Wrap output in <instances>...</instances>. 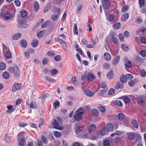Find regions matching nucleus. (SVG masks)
<instances>
[{
  "mask_svg": "<svg viewBox=\"0 0 146 146\" xmlns=\"http://www.w3.org/2000/svg\"><path fill=\"white\" fill-rule=\"evenodd\" d=\"M62 122L61 119L59 117H58L57 119H54V121L52 123V125L54 126V128L59 130H62L63 129L62 126L59 125V123Z\"/></svg>",
  "mask_w": 146,
  "mask_h": 146,
  "instance_id": "obj_1",
  "label": "nucleus"
},
{
  "mask_svg": "<svg viewBox=\"0 0 146 146\" xmlns=\"http://www.w3.org/2000/svg\"><path fill=\"white\" fill-rule=\"evenodd\" d=\"M109 35L111 37V38L112 42L115 44H117L118 43L119 41L117 38V35L114 33H111Z\"/></svg>",
  "mask_w": 146,
  "mask_h": 146,
  "instance_id": "obj_2",
  "label": "nucleus"
},
{
  "mask_svg": "<svg viewBox=\"0 0 146 146\" xmlns=\"http://www.w3.org/2000/svg\"><path fill=\"white\" fill-rule=\"evenodd\" d=\"M21 87V84L17 83H15L13 86L12 91L13 92H15L17 90H19Z\"/></svg>",
  "mask_w": 146,
  "mask_h": 146,
  "instance_id": "obj_3",
  "label": "nucleus"
},
{
  "mask_svg": "<svg viewBox=\"0 0 146 146\" xmlns=\"http://www.w3.org/2000/svg\"><path fill=\"white\" fill-rule=\"evenodd\" d=\"M102 3L103 7L105 9H107L110 7L109 0H102Z\"/></svg>",
  "mask_w": 146,
  "mask_h": 146,
  "instance_id": "obj_4",
  "label": "nucleus"
},
{
  "mask_svg": "<svg viewBox=\"0 0 146 146\" xmlns=\"http://www.w3.org/2000/svg\"><path fill=\"white\" fill-rule=\"evenodd\" d=\"M26 138L27 137V136H25ZM26 137L25 135H24L23 136L19 141V145L20 146H24L26 143L25 139Z\"/></svg>",
  "mask_w": 146,
  "mask_h": 146,
  "instance_id": "obj_5",
  "label": "nucleus"
},
{
  "mask_svg": "<svg viewBox=\"0 0 146 146\" xmlns=\"http://www.w3.org/2000/svg\"><path fill=\"white\" fill-rule=\"evenodd\" d=\"M123 83L119 81L117 82L115 86V89H122L124 87Z\"/></svg>",
  "mask_w": 146,
  "mask_h": 146,
  "instance_id": "obj_6",
  "label": "nucleus"
},
{
  "mask_svg": "<svg viewBox=\"0 0 146 146\" xmlns=\"http://www.w3.org/2000/svg\"><path fill=\"white\" fill-rule=\"evenodd\" d=\"M74 48L81 55L83 56L84 55V53L83 52L82 49L77 44H75L74 46Z\"/></svg>",
  "mask_w": 146,
  "mask_h": 146,
  "instance_id": "obj_7",
  "label": "nucleus"
},
{
  "mask_svg": "<svg viewBox=\"0 0 146 146\" xmlns=\"http://www.w3.org/2000/svg\"><path fill=\"white\" fill-rule=\"evenodd\" d=\"M96 79L95 76L91 73H89L87 74V80L92 81Z\"/></svg>",
  "mask_w": 146,
  "mask_h": 146,
  "instance_id": "obj_8",
  "label": "nucleus"
},
{
  "mask_svg": "<svg viewBox=\"0 0 146 146\" xmlns=\"http://www.w3.org/2000/svg\"><path fill=\"white\" fill-rule=\"evenodd\" d=\"M106 129L108 132L112 131L114 129L113 125L111 123H108L106 125Z\"/></svg>",
  "mask_w": 146,
  "mask_h": 146,
  "instance_id": "obj_9",
  "label": "nucleus"
},
{
  "mask_svg": "<svg viewBox=\"0 0 146 146\" xmlns=\"http://www.w3.org/2000/svg\"><path fill=\"white\" fill-rule=\"evenodd\" d=\"M13 73L15 77L16 78H19L20 76V73L17 66H15V69Z\"/></svg>",
  "mask_w": 146,
  "mask_h": 146,
  "instance_id": "obj_10",
  "label": "nucleus"
},
{
  "mask_svg": "<svg viewBox=\"0 0 146 146\" xmlns=\"http://www.w3.org/2000/svg\"><path fill=\"white\" fill-rule=\"evenodd\" d=\"M127 135L129 140H133L136 137V133L133 132H129L127 133Z\"/></svg>",
  "mask_w": 146,
  "mask_h": 146,
  "instance_id": "obj_11",
  "label": "nucleus"
},
{
  "mask_svg": "<svg viewBox=\"0 0 146 146\" xmlns=\"http://www.w3.org/2000/svg\"><path fill=\"white\" fill-rule=\"evenodd\" d=\"M18 26L21 28H25L27 27V25L25 24L22 21L19 20L18 21Z\"/></svg>",
  "mask_w": 146,
  "mask_h": 146,
  "instance_id": "obj_12",
  "label": "nucleus"
},
{
  "mask_svg": "<svg viewBox=\"0 0 146 146\" xmlns=\"http://www.w3.org/2000/svg\"><path fill=\"white\" fill-rule=\"evenodd\" d=\"M11 17V14L10 12H6L4 15V18L6 21L10 19Z\"/></svg>",
  "mask_w": 146,
  "mask_h": 146,
  "instance_id": "obj_13",
  "label": "nucleus"
},
{
  "mask_svg": "<svg viewBox=\"0 0 146 146\" xmlns=\"http://www.w3.org/2000/svg\"><path fill=\"white\" fill-rule=\"evenodd\" d=\"M96 127V125L94 124H91L90 125L88 129L89 133L92 135V132L94 131Z\"/></svg>",
  "mask_w": 146,
  "mask_h": 146,
  "instance_id": "obj_14",
  "label": "nucleus"
},
{
  "mask_svg": "<svg viewBox=\"0 0 146 146\" xmlns=\"http://www.w3.org/2000/svg\"><path fill=\"white\" fill-rule=\"evenodd\" d=\"M57 40L61 44L62 47L64 48H66L67 46V44L64 41L62 40L59 38L57 37Z\"/></svg>",
  "mask_w": 146,
  "mask_h": 146,
  "instance_id": "obj_15",
  "label": "nucleus"
},
{
  "mask_svg": "<svg viewBox=\"0 0 146 146\" xmlns=\"http://www.w3.org/2000/svg\"><path fill=\"white\" fill-rule=\"evenodd\" d=\"M84 93L85 95L87 96L90 97L93 96L94 94V93L92 92L90 90H85L84 91Z\"/></svg>",
  "mask_w": 146,
  "mask_h": 146,
  "instance_id": "obj_16",
  "label": "nucleus"
},
{
  "mask_svg": "<svg viewBox=\"0 0 146 146\" xmlns=\"http://www.w3.org/2000/svg\"><path fill=\"white\" fill-rule=\"evenodd\" d=\"M131 123L133 126L135 128L138 129L139 127V124L137 120L135 119H132Z\"/></svg>",
  "mask_w": 146,
  "mask_h": 146,
  "instance_id": "obj_17",
  "label": "nucleus"
},
{
  "mask_svg": "<svg viewBox=\"0 0 146 146\" xmlns=\"http://www.w3.org/2000/svg\"><path fill=\"white\" fill-rule=\"evenodd\" d=\"M120 59V57L119 56H116L113 60V64L114 65L117 64L119 62Z\"/></svg>",
  "mask_w": 146,
  "mask_h": 146,
  "instance_id": "obj_18",
  "label": "nucleus"
},
{
  "mask_svg": "<svg viewBox=\"0 0 146 146\" xmlns=\"http://www.w3.org/2000/svg\"><path fill=\"white\" fill-rule=\"evenodd\" d=\"M129 15L128 13H125L121 17V19L123 21H126L128 18Z\"/></svg>",
  "mask_w": 146,
  "mask_h": 146,
  "instance_id": "obj_19",
  "label": "nucleus"
},
{
  "mask_svg": "<svg viewBox=\"0 0 146 146\" xmlns=\"http://www.w3.org/2000/svg\"><path fill=\"white\" fill-rule=\"evenodd\" d=\"M104 59L106 60H109L111 59V55L108 52H105L104 54Z\"/></svg>",
  "mask_w": 146,
  "mask_h": 146,
  "instance_id": "obj_20",
  "label": "nucleus"
},
{
  "mask_svg": "<svg viewBox=\"0 0 146 146\" xmlns=\"http://www.w3.org/2000/svg\"><path fill=\"white\" fill-rule=\"evenodd\" d=\"M107 19L110 22H113L115 19V16L111 14L108 15Z\"/></svg>",
  "mask_w": 146,
  "mask_h": 146,
  "instance_id": "obj_21",
  "label": "nucleus"
},
{
  "mask_svg": "<svg viewBox=\"0 0 146 146\" xmlns=\"http://www.w3.org/2000/svg\"><path fill=\"white\" fill-rule=\"evenodd\" d=\"M108 90V89L106 88L104 90H101L98 93V95L99 96H103L106 93Z\"/></svg>",
  "mask_w": 146,
  "mask_h": 146,
  "instance_id": "obj_22",
  "label": "nucleus"
},
{
  "mask_svg": "<svg viewBox=\"0 0 146 146\" xmlns=\"http://www.w3.org/2000/svg\"><path fill=\"white\" fill-rule=\"evenodd\" d=\"M60 15L59 14H54L52 15L51 19L53 21H55L57 20L58 18L59 17Z\"/></svg>",
  "mask_w": 146,
  "mask_h": 146,
  "instance_id": "obj_23",
  "label": "nucleus"
},
{
  "mask_svg": "<svg viewBox=\"0 0 146 146\" xmlns=\"http://www.w3.org/2000/svg\"><path fill=\"white\" fill-rule=\"evenodd\" d=\"M125 66L127 68H130L132 66V63L129 60H126L125 62Z\"/></svg>",
  "mask_w": 146,
  "mask_h": 146,
  "instance_id": "obj_24",
  "label": "nucleus"
},
{
  "mask_svg": "<svg viewBox=\"0 0 146 146\" xmlns=\"http://www.w3.org/2000/svg\"><path fill=\"white\" fill-rule=\"evenodd\" d=\"M2 76L4 78L8 79L9 78L10 75L8 72L5 71L3 73Z\"/></svg>",
  "mask_w": 146,
  "mask_h": 146,
  "instance_id": "obj_25",
  "label": "nucleus"
},
{
  "mask_svg": "<svg viewBox=\"0 0 146 146\" xmlns=\"http://www.w3.org/2000/svg\"><path fill=\"white\" fill-rule=\"evenodd\" d=\"M92 115L94 116H97L99 114L98 111L96 109H93L92 111Z\"/></svg>",
  "mask_w": 146,
  "mask_h": 146,
  "instance_id": "obj_26",
  "label": "nucleus"
},
{
  "mask_svg": "<svg viewBox=\"0 0 146 146\" xmlns=\"http://www.w3.org/2000/svg\"><path fill=\"white\" fill-rule=\"evenodd\" d=\"M74 118L76 120L79 121L82 119V116L81 114L77 113L75 115Z\"/></svg>",
  "mask_w": 146,
  "mask_h": 146,
  "instance_id": "obj_27",
  "label": "nucleus"
},
{
  "mask_svg": "<svg viewBox=\"0 0 146 146\" xmlns=\"http://www.w3.org/2000/svg\"><path fill=\"white\" fill-rule=\"evenodd\" d=\"M71 81L73 83L74 86H77L78 85V80L76 77L75 76L72 77L71 78Z\"/></svg>",
  "mask_w": 146,
  "mask_h": 146,
  "instance_id": "obj_28",
  "label": "nucleus"
},
{
  "mask_svg": "<svg viewBox=\"0 0 146 146\" xmlns=\"http://www.w3.org/2000/svg\"><path fill=\"white\" fill-rule=\"evenodd\" d=\"M108 132V130H107L106 128H103L101 129L100 131V133L101 135H104L106 134Z\"/></svg>",
  "mask_w": 146,
  "mask_h": 146,
  "instance_id": "obj_29",
  "label": "nucleus"
},
{
  "mask_svg": "<svg viewBox=\"0 0 146 146\" xmlns=\"http://www.w3.org/2000/svg\"><path fill=\"white\" fill-rule=\"evenodd\" d=\"M121 27V25L120 23L117 22L115 23L113 25V27L114 29H119Z\"/></svg>",
  "mask_w": 146,
  "mask_h": 146,
  "instance_id": "obj_30",
  "label": "nucleus"
},
{
  "mask_svg": "<svg viewBox=\"0 0 146 146\" xmlns=\"http://www.w3.org/2000/svg\"><path fill=\"white\" fill-rule=\"evenodd\" d=\"M114 75L113 72L111 71H110L107 75L108 78L110 79H112L113 78Z\"/></svg>",
  "mask_w": 146,
  "mask_h": 146,
  "instance_id": "obj_31",
  "label": "nucleus"
},
{
  "mask_svg": "<svg viewBox=\"0 0 146 146\" xmlns=\"http://www.w3.org/2000/svg\"><path fill=\"white\" fill-rule=\"evenodd\" d=\"M21 44L23 47H26L27 44V43L26 40L25 39L22 40L21 42Z\"/></svg>",
  "mask_w": 146,
  "mask_h": 146,
  "instance_id": "obj_32",
  "label": "nucleus"
},
{
  "mask_svg": "<svg viewBox=\"0 0 146 146\" xmlns=\"http://www.w3.org/2000/svg\"><path fill=\"white\" fill-rule=\"evenodd\" d=\"M38 43V41L37 40L34 39L32 41L31 44L33 47H36L37 46Z\"/></svg>",
  "mask_w": 146,
  "mask_h": 146,
  "instance_id": "obj_33",
  "label": "nucleus"
},
{
  "mask_svg": "<svg viewBox=\"0 0 146 146\" xmlns=\"http://www.w3.org/2000/svg\"><path fill=\"white\" fill-rule=\"evenodd\" d=\"M45 31L44 30L39 32L37 34V36L39 38H42L44 34V33L43 34L42 33H44Z\"/></svg>",
  "mask_w": 146,
  "mask_h": 146,
  "instance_id": "obj_34",
  "label": "nucleus"
},
{
  "mask_svg": "<svg viewBox=\"0 0 146 146\" xmlns=\"http://www.w3.org/2000/svg\"><path fill=\"white\" fill-rule=\"evenodd\" d=\"M21 36V34L20 33H17L13 36V40H17Z\"/></svg>",
  "mask_w": 146,
  "mask_h": 146,
  "instance_id": "obj_35",
  "label": "nucleus"
},
{
  "mask_svg": "<svg viewBox=\"0 0 146 146\" xmlns=\"http://www.w3.org/2000/svg\"><path fill=\"white\" fill-rule=\"evenodd\" d=\"M123 98L124 102L125 104H127L130 102V99L128 97L125 96L123 97Z\"/></svg>",
  "mask_w": 146,
  "mask_h": 146,
  "instance_id": "obj_36",
  "label": "nucleus"
},
{
  "mask_svg": "<svg viewBox=\"0 0 146 146\" xmlns=\"http://www.w3.org/2000/svg\"><path fill=\"white\" fill-rule=\"evenodd\" d=\"M115 104L117 106L122 107L123 106L122 102L120 100H116L114 101Z\"/></svg>",
  "mask_w": 146,
  "mask_h": 146,
  "instance_id": "obj_37",
  "label": "nucleus"
},
{
  "mask_svg": "<svg viewBox=\"0 0 146 146\" xmlns=\"http://www.w3.org/2000/svg\"><path fill=\"white\" fill-rule=\"evenodd\" d=\"M27 14L25 10H23L21 12V16L23 18H25L27 16Z\"/></svg>",
  "mask_w": 146,
  "mask_h": 146,
  "instance_id": "obj_38",
  "label": "nucleus"
},
{
  "mask_svg": "<svg viewBox=\"0 0 146 146\" xmlns=\"http://www.w3.org/2000/svg\"><path fill=\"white\" fill-rule=\"evenodd\" d=\"M37 105L35 102H31L30 105V107L31 108L34 109L37 108Z\"/></svg>",
  "mask_w": 146,
  "mask_h": 146,
  "instance_id": "obj_39",
  "label": "nucleus"
},
{
  "mask_svg": "<svg viewBox=\"0 0 146 146\" xmlns=\"http://www.w3.org/2000/svg\"><path fill=\"white\" fill-rule=\"evenodd\" d=\"M4 139L6 143H8L10 141L11 138L7 133H6L4 137Z\"/></svg>",
  "mask_w": 146,
  "mask_h": 146,
  "instance_id": "obj_40",
  "label": "nucleus"
},
{
  "mask_svg": "<svg viewBox=\"0 0 146 146\" xmlns=\"http://www.w3.org/2000/svg\"><path fill=\"white\" fill-rule=\"evenodd\" d=\"M6 57L8 58L11 59L12 58V54L10 51H7L5 54Z\"/></svg>",
  "mask_w": 146,
  "mask_h": 146,
  "instance_id": "obj_41",
  "label": "nucleus"
},
{
  "mask_svg": "<svg viewBox=\"0 0 146 146\" xmlns=\"http://www.w3.org/2000/svg\"><path fill=\"white\" fill-rule=\"evenodd\" d=\"M104 146H109L110 145V142L108 139H106L103 141Z\"/></svg>",
  "mask_w": 146,
  "mask_h": 146,
  "instance_id": "obj_42",
  "label": "nucleus"
},
{
  "mask_svg": "<svg viewBox=\"0 0 146 146\" xmlns=\"http://www.w3.org/2000/svg\"><path fill=\"white\" fill-rule=\"evenodd\" d=\"M6 67V65L5 63L1 62L0 63V70H5Z\"/></svg>",
  "mask_w": 146,
  "mask_h": 146,
  "instance_id": "obj_43",
  "label": "nucleus"
},
{
  "mask_svg": "<svg viewBox=\"0 0 146 146\" xmlns=\"http://www.w3.org/2000/svg\"><path fill=\"white\" fill-rule=\"evenodd\" d=\"M125 117V115L122 113H119L118 115V119L121 121H122L124 119Z\"/></svg>",
  "mask_w": 146,
  "mask_h": 146,
  "instance_id": "obj_44",
  "label": "nucleus"
},
{
  "mask_svg": "<svg viewBox=\"0 0 146 146\" xmlns=\"http://www.w3.org/2000/svg\"><path fill=\"white\" fill-rule=\"evenodd\" d=\"M34 7L35 11H37L38 9L39 8V6L38 2L37 1H35L34 3Z\"/></svg>",
  "mask_w": 146,
  "mask_h": 146,
  "instance_id": "obj_45",
  "label": "nucleus"
},
{
  "mask_svg": "<svg viewBox=\"0 0 146 146\" xmlns=\"http://www.w3.org/2000/svg\"><path fill=\"white\" fill-rule=\"evenodd\" d=\"M53 106L55 109H56L60 106V103L59 101L56 100L53 104Z\"/></svg>",
  "mask_w": 146,
  "mask_h": 146,
  "instance_id": "obj_46",
  "label": "nucleus"
},
{
  "mask_svg": "<svg viewBox=\"0 0 146 146\" xmlns=\"http://www.w3.org/2000/svg\"><path fill=\"white\" fill-rule=\"evenodd\" d=\"M120 81L123 83H125L127 81V79L126 78V76L125 77L124 76H122L120 78Z\"/></svg>",
  "mask_w": 146,
  "mask_h": 146,
  "instance_id": "obj_47",
  "label": "nucleus"
},
{
  "mask_svg": "<svg viewBox=\"0 0 146 146\" xmlns=\"http://www.w3.org/2000/svg\"><path fill=\"white\" fill-rule=\"evenodd\" d=\"M98 108L100 111L102 112H104L106 111L105 107L102 106H98Z\"/></svg>",
  "mask_w": 146,
  "mask_h": 146,
  "instance_id": "obj_48",
  "label": "nucleus"
},
{
  "mask_svg": "<svg viewBox=\"0 0 146 146\" xmlns=\"http://www.w3.org/2000/svg\"><path fill=\"white\" fill-rule=\"evenodd\" d=\"M129 8V6L127 5H125L122 7V11L124 13L128 10Z\"/></svg>",
  "mask_w": 146,
  "mask_h": 146,
  "instance_id": "obj_49",
  "label": "nucleus"
},
{
  "mask_svg": "<svg viewBox=\"0 0 146 146\" xmlns=\"http://www.w3.org/2000/svg\"><path fill=\"white\" fill-rule=\"evenodd\" d=\"M83 129L82 128L80 127H79L76 128L75 132L77 134L80 133V132Z\"/></svg>",
  "mask_w": 146,
  "mask_h": 146,
  "instance_id": "obj_50",
  "label": "nucleus"
},
{
  "mask_svg": "<svg viewBox=\"0 0 146 146\" xmlns=\"http://www.w3.org/2000/svg\"><path fill=\"white\" fill-rule=\"evenodd\" d=\"M77 113H79L80 114H83L84 112V110L82 108H80L78 109L77 111Z\"/></svg>",
  "mask_w": 146,
  "mask_h": 146,
  "instance_id": "obj_51",
  "label": "nucleus"
},
{
  "mask_svg": "<svg viewBox=\"0 0 146 146\" xmlns=\"http://www.w3.org/2000/svg\"><path fill=\"white\" fill-rule=\"evenodd\" d=\"M51 75H54L56 74L58 72L57 70L56 69H52L50 72Z\"/></svg>",
  "mask_w": 146,
  "mask_h": 146,
  "instance_id": "obj_52",
  "label": "nucleus"
},
{
  "mask_svg": "<svg viewBox=\"0 0 146 146\" xmlns=\"http://www.w3.org/2000/svg\"><path fill=\"white\" fill-rule=\"evenodd\" d=\"M74 29L73 32L74 34L78 35V31L77 25L75 23L74 25Z\"/></svg>",
  "mask_w": 146,
  "mask_h": 146,
  "instance_id": "obj_53",
  "label": "nucleus"
},
{
  "mask_svg": "<svg viewBox=\"0 0 146 146\" xmlns=\"http://www.w3.org/2000/svg\"><path fill=\"white\" fill-rule=\"evenodd\" d=\"M121 46L122 49L125 51H127L128 49V47L125 44H122Z\"/></svg>",
  "mask_w": 146,
  "mask_h": 146,
  "instance_id": "obj_54",
  "label": "nucleus"
},
{
  "mask_svg": "<svg viewBox=\"0 0 146 146\" xmlns=\"http://www.w3.org/2000/svg\"><path fill=\"white\" fill-rule=\"evenodd\" d=\"M140 54L143 57H146V51L145 50H141Z\"/></svg>",
  "mask_w": 146,
  "mask_h": 146,
  "instance_id": "obj_55",
  "label": "nucleus"
},
{
  "mask_svg": "<svg viewBox=\"0 0 146 146\" xmlns=\"http://www.w3.org/2000/svg\"><path fill=\"white\" fill-rule=\"evenodd\" d=\"M114 90L113 88H111L109 90L108 94V95H111L114 94Z\"/></svg>",
  "mask_w": 146,
  "mask_h": 146,
  "instance_id": "obj_56",
  "label": "nucleus"
},
{
  "mask_svg": "<svg viewBox=\"0 0 146 146\" xmlns=\"http://www.w3.org/2000/svg\"><path fill=\"white\" fill-rule=\"evenodd\" d=\"M54 135L56 137H59L61 136V133L58 131L54 132Z\"/></svg>",
  "mask_w": 146,
  "mask_h": 146,
  "instance_id": "obj_57",
  "label": "nucleus"
},
{
  "mask_svg": "<svg viewBox=\"0 0 146 146\" xmlns=\"http://www.w3.org/2000/svg\"><path fill=\"white\" fill-rule=\"evenodd\" d=\"M61 56L59 55L55 56L54 58V59L56 61H59L61 60Z\"/></svg>",
  "mask_w": 146,
  "mask_h": 146,
  "instance_id": "obj_58",
  "label": "nucleus"
},
{
  "mask_svg": "<svg viewBox=\"0 0 146 146\" xmlns=\"http://www.w3.org/2000/svg\"><path fill=\"white\" fill-rule=\"evenodd\" d=\"M48 59L47 58H45L42 61V63L43 64L45 65L47 64L48 63Z\"/></svg>",
  "mask_w": 146,
  "mask_h": 146,
  "instance_id": "obj_59",
  "label": "nucleus"
},
{
  "mask_svg": "<svg viewBox=\"0 0 146 146\" xmlns=\"http://www.w3.org/2000/svg\"><path fill=\"white\" fill-rule=\"evenodd\" d=\"M118 36L119 38L121 41H123L124 40V37L122 34H119Z\"/></svg>",
  "mask_w": 146,
  "mask_h": 146,
  "instance_id": "obj_60",
  "label": "nucleus"
},
{
  "mask_svg": "<svg viewBox=\"0 0 146 146\" xmlns=\"http://www.w3.org/2000/svg\"><path fill=\"white\" fill-rule=\"evenodd\" d=\"M133 76L130 74H127L126 76V78L127 80L128 79H132L133 78Z\"/></svg>",
  "mask_w": 146,
  "mask_h": 146,
  "instance_id": "obj_61",
  "label": "nucleus"
},
{
  "mask_svg": "<svg viewBox=\"0 0 146 146\" xmlns=\"http://www.w3.org/2000/svg\"><path fill=\"white\" fill-rule=\"evenodd\" d=\"M146 72L145 70L143 69L141 71V75L142 77H144L146 75Z\"/></svg>",
  "mask_w": 146,
  "mask_h": 146,
  "instance_id": "obj_62",
  "label": "nucleus"
},
{
  "mask_svg": "<svg viewBox=\"0 0 146 146\" xmlns=\"http://www.w3.org/2000/svg\"><path fill=\"white\" fill-rule=\"evenodd\" d=\"M46 79L48 81H51V82H54L55 80L54 79L48 76H46Z\"/></svg>",
  "mask_w": 146,
  "mask_h": 146,
  "instance_id": "obj_63",
  "label": "nucleus"
},
{
  "mask_svg": "<svg viewBox=\"0 0 146 146\" xmlns=\"http://www.w3.org/2000/svg\"><path fill=\"white\" fill-rule=\"evenodd\" d=\"M50 72V70L47 68H45L43 70V72L45 74H48Z\"/></svg>",
  "mask_w": 146,
  "mask_h": 146,
  "instance_id": "obj_64",
  "label": "nucleus"
}]
</instances>
